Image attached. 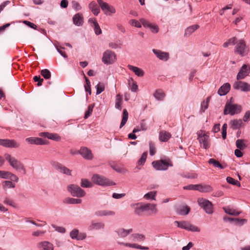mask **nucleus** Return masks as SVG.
Returning <instances> with one entry per match:
<instances>
[{"instance_id":"f257e3e1","label":"nucleus","mask_w":250,"mask_h":250,"mask_svg":"<svg viewBox=\"0 0 250 250\" xmlns=\"http://www.w3.org/2000/svg\"><path fill=\"white\" fill-rule=\"evenodd\" d=\"M4 157L6 161L8 162L9 165L13 168L17 170H23L25 171L23 164L18 161L15 157L12 156L8 153L4 154Z\"/></svg>"},{"instance_id":"f03ea898","label":"nucleus","mask_w":250,"mask_h":250,"mask_svg":"<svg viewBox=\"0 0 250 250\" xmlns=\"http://www.w3.org/2000/svg\"><path fill=\"white\" fill-rule=\"evenodd\" d=\"M92 181L94 183L100 186H113L116 185L115 183L110 181L105 177L97 174L93 175Z\"/></svg>"},{"instance_id":"7ed1b4c3","label":"nucleus","mask_w":250,"mask_h":250,"mask_svg":"<svg viewBox=\"0 0 250 250\" xmlns=\"http://www.w3.org/2000/svg\"><path fill=\"white\" fill-rule=\"evenodd\" d=\"M198 138L201 147L205 149H208L210 147V142L209 136L205 133L203 130H200L197 133Z\"/></svg>"},{"instance_id":"20e7f679","label":"nucleus","mask_w":250,"mask_h":250,"mask_svg":"<svg viewBox=\"0 0 250 250\" xmlns=\"http://www.w3.org/2000/svg\"><path fill=\"white\" fill-rule=\"evenodd\" d=\"M67 190L73 196L78 198L83 197L86 194L84 190L76 185H69L67 186Z\"/></svg>"},{"instance_id":"39448f33","label":"nucleus","mask_w":250,"mask_h":250,"mask_svg":"<svg viewBox=\"0 0 250 250\" xmlns=\"http://www.w3.org/2000/svg\"><path fill=\"white\" fill-rule=\"evenodd\" d=\"M199 205L203 208L205 212L209 214L213 213L212 204L209 200L204 198H199L197 200Z\"/></svg>"},{"instance_id":"423d86ee","label":"nucleus","mask_w":250,"mask_h":250,"mask_svg":"<svg viewBox=\"0 0 250 250\" xmlns=\"http://www.w3.org/2000/svg\"><path fill=\"white\" fill-rule=\"evenodd\" d=\"M116 60V56L114 52L110 50H107L103 53L102 61L104 64H112Z\"/></svg>"},{"instance_id":"0eeeda50","label":"nucleus","mask_w":250,"mask_h":250,"mask_svg":"<svg viewBox=\"0 0 250 250\" xmlns=\"http://www.w3.org/2000/svg\"><path fill=\"white\" fill-rule=\"evenodd\" d=\"M177 225L178 227L185 229L193 232H199L200 229L196 226H194L186 221H177L174 222Z\"/></svg>"},{"instance_id":"6e6552de","label":"nucleus","mask_w":250,"mask_h":250,"mask_svg":"<svg viewBox=\"0 0 250 250\" xmlns=\"http://www.w3.org/2000/svg\"><path fill=\"white\" fill-rule=\"evenodd\" d=\"M152 165L157 170H166L167 169L168 167L172 166L171 163L163 160L154 161L152 162Z\"/></svg>"},{"instance_id":"1a4fd4ad","label":"nucleus","mask_w":250,"mask_h":250,"mask_svg":"<svg viewBox=\"0 0 250 250\" xmlns=\"http://www.w3.org/2000/svg\"><path fill=\"white\" fill-rule=\"evenodd\" d=\"M134 208V213L138 216L143 215L144 212L147 211V207L146 204L138 203L131 205Z\"/></svg>"},{"instance_id":"9d476101","label":"nucleus","mask_w":250,"mask_h":250,"mask_svg":"<svg viewBox=\"0 0 250 250\" xmlns=\"http://www.w3.org/2000/svg\"><path fill=\"white\" fill-rule=\"evenodd\" d=\"M0 145L10 148H18L20 146V144L14 140L1 139H0Z\"/></svg>"},{"instance_id":"9b49d317","label":"nucleus","mask_w":250,"mask_h":250,"mask_svg":"<svg viewBox=\"0 0 250 250\" xmlns=\"http://www.w3.org/2000/svg\"><path fill=\"white\" fill-rule=\"evenodd\" d=\"M233 87L236 90H240L244 92L250 91V84L243 81L235 82L233 84Z\"/></svg>"},{"instance_id":"f8f14e48","label":"nucleus","mask_w":250,"mask_h":250,"mask_svg":"<svg viewBox=\"0 0 250 250\" xmlns=\"http://www.w3.org/2000/svg\"><path fill=\"white\" fill-rule=\"evenodd\" d=\"M250 72V66L247 64H244L241 67L238 73L237 74V80H241L244 79L248 76Z\"/></svg>"},{"instance_id":"ddd939ff","label":"nucleus","mask_w":250,"mask_h":250,"mask_svg":"<svg viewBox=\"0 0 250 250\" xmlns=\"http://www.w3.org/2000/svg\"><path fill=\"white\" fill-rule=\"evenodd\" d=\"M79 154L86 160H92L93 158L91 151L87 147H82L79 150Z\"/></svg>"},{"instance_id":"4468645a","label":"nucleus","mask_w":250,"mask_h":250,"mask_svg":"<svg viewBox=\"0 0 250 250\" xmlns=\"http://www.w3.org/2000/svg\"><path fill=\"white\" fill-rule=\"evenodd\" d=\"M25 141L29 144L37 145H42L47 144L46 141L43 140L41 138L38 137H29L25 139Z\"/></svg>"},{"instance_id":"2eb2a0df","label":"nucleus","mask_w":250,"mask_h":250,"mask_svg":"<svg viewBox=\"0 0 250 250\" xmlns=\"http://www.w3.org/2000/svg\"><path fill=\"white\" fill-rule=\"evenodd\" d=\"M101 8L106 15H111L116 12V10L114 7L110 5L106 2H105L103 5H101Z\"/></svg>"},{"instance_id":"dca6fc26","label":"nucleus","mask_w":250,"mask_h":250,"mask_svg":"<svg viewBox=\"0 0 250 250\" xmlns=\"http://www.w3.org/2000/svg\"><path fill=\"white\" fill-rule=\"evenodd\" d=\"M70 236L73 239L82 240L86 237V235L85 234L79 235V230L77 229H74L70 232Z\"/></svg>"},{"instance_id":"f3484780","label":"nucleus","mask_w":250,"mask_h":250,"mask_svg":"<svg viewBox=\"0 0 250 250\" xmlns=\"http://www.w3.org/2000/svg\"><path fill=\"white\" fill-rule=\"evenodd\" d=\"M38 247L43 250H54L53 245L48 241H43L38 243Z\"/></svg>"},{"instance_id":"a211bd4d","label":"nucleus","mask_w":250,"mask_h":250,"mask_svg":"<svg viewBox=\"0 0 250 250\" xmlns=\"http://www.w3.org/2000/svg\"><path fill=\"white\" fill-rule=\"evenodd\" d=\"M230 85L229 83H226L221 86L218 91V93L220 96L226 95L230 90Z\"/></svg>"},{"instance_id":"6ab92c4d","label":"nucleus","mask_w":250,"mask_h":250,"mask_svg":"<svg viewBox=\"0 0 250 250\" xmlns=\"http://www.w3.org/2000/svg\"><path fill=\"white\" fill-rule=\"evenodd\" d=\"M115 214L114 211L108 210H100L95 212V215L98 217L113 216Z\"/></svg>"},{"instance_id":"aec40b11","label":"nucleus","mask_w":250,"mask_h":250,"mask_svg":"<svg viewBox=\"0 0 250 250\" xmlns=\"http://www.w3.org/2000/svg\"><path fill=\"white\" fill-rule=\"evenodd\" d=\"M246 49V44L243 40L239 41L236 46V52L241 55H243Z\"/></svg>"},{"instance_id":"412c9836","label":"nucleus","mask_w":250,"mask_h":250,"mask_svg":"<svg viewBox=\"0 0 250 250\" xmlns=\"http://www.w3.org/2000/svg\"><path fill=\"white\" fill-rule=\"evenodd\" d=\"M153 52L160 60L167 61L168 58V54L167 53L162 52L160 50L155 49H153Z\"/></svg>"},{"instance_id":"4be33fe9","label":"nucleus","mask_w":250,"mask_h":250,"mask_svg":"<svg viewBox=\"0 0 250 250\" xmlns=\"http://www.w3.org/2000/svg\"><path fill=\"white\" fill-rule=\"evenodd\" d=\"M190 208L187 206H180L176 208V212L178 214L180 215H187L189 211Z\"/></svg>"},{"instance_id":"5701e85b","label":"nucleus","mask_w":250,"mask_h":250,"mask_svg":"<svg viewBox=\"0 0 250 250\" xmlns=\"http://www.w3.org/2000/svg\"><path fill=\"white\" fill-rule=\"evenodd\" d=\"M197 190L201 192H210L213 190L212 187L209 185L198 184Z\"/></svg>"},{"instance_id":"b1692460","label":"nucleus","mask_w":250,"mask_h":250,"mask_svg":"<svg viewBox=\"0 0 250 250\" xmlns=\"http://www.w3.org/2000/svg\"><path fill=\"white\" fill-rule=\"evenodd\" d=\"M118 243L119 245H124L125 247H128L135 248V249H138L147 250L149 249L147 247L142 246L141 245H139L136 244H130V243H124V242H118Z\"/></svg>"},{"instance_id":"393cba45","label":"nucleus","mask_w":250,"mask_h":250,"mask_svg":"<svg viewBox=\"0 0 250 250\" xmlns=\"http://www.w3.org/2000/svg\"><path fill=\"white\" fill-rule=\"evenodd\" d=\"M104 228V224L102 222H92L91 225L88 227V229L90 230H99L103 229Z\"/></svg>"},{"instance_id":"a878e982","label":"nucleus","mask_w":250,"mask_h":250,"mask_svg":"<svg viewBox=\"0 0 250 250\" xmlns=\"http://www.w3.org/2000/svg\"><path fill=\"white\" fill-rule=\"evenodd\" d=\"M127 67L138 77H143L144 75V71L139 67L131 65H128Z\"/></svg>"},{"instance_id":"bb28decb","label":"nucleus","mask_w":250,"mask_h":250,"mask_svg":"<svg viewBox=\"0 0 250 250\" xmlns=\"http://www.w3.org/2000/svg\"><path fill=\"white\" fill-rule=\"evenodd\" d=\"M88 7L94 15L97 16L100 13V8L98 7L95 1H93L91 2L89 4Z\"/></svg>"},{"instance_id":"cd10ccee","label":"nucleus","mask_w":250,"mask_h":250,"mask_svg":"<svg viewBox=\"0 0 250 250\" xmlns=\"http://www.w3.org/2000/svg\"><path fill=\"white\" fill-rule=\"evenodd\" d=\"M171 135L170 133L163 130L160 132L159 133V140L161 142H167L171 137Z\"/></svg>"},{"instance_id":"c85d7f7f","label":"nucleus","mask_w":250,"mask_h":250,"mask_svg":"<svg viewBox=\"0 0 250 250\" xmlns=\"http://www.w3.org/2000/svg\"><path fill=\"white\" fill-rule=\"evenodd\" d=\"M73 21L75 25L77 26L82 25L83 21L82 15L80 13L75 15L73 18Z\"/></svg>"},{"instance_id":"c756f323","label":"nucleus","mask_w":250,"mask_h":250,"mask_svg":"<svg viewBox=\"0 0 250 250\" xmlns=\"http://www.w3.org/2000/svg\"><path fill=\"white\" fill-rule=\"evenodd\" d=\"M153 96L159 101H162L166 96L165 92L160 89H157L153 93Z\"/></svg>"},{"instance_id":"7c9ffc66","label":"nucleus","mask_w":250,"mask_h":250,"mask_svg":"<svg viewBox=\"0 0 250 250\" xmlns=\"http://www.w3.org/2000/svg\"><path fill=\"white\" fill-rule=\"evenodd\" d=\"M130 239L133 242H142L145 239V236L143 234L135 233L130 236Z\"/></svg>"},{"instance_id":"2f4dec72","label":"nucleus","mask_w":250,"mask_h":250,"mask_svg":"<svg viewBox=\"0 0 250 250\" xmlns=\"http://www.w3.org/2000/svg\"><path fill=\"white\" fill-rule=\"evenodd\" d=\"M230 124L231 128L233 130H235L239 128L242 125L243 122L241 119L234 120L230 122Z\"/></svg>"},{"instance_id":"473e14b6","label":"nucleus","mask_w":250,"mask_h":250,"mask_svg":"<svg viewBox=\"0 0 250 250\" xmlns=\"http://www.w3.org/2000/svg\"><path fill=\"white\" fill-rule=\"evenodd\" d=\"M63 203L67 204H79L82 203V200L70 197H67L63 200Z\"/></svg>"},{"instance_id":"72a5a7b5","label":"nucleus","mask_w":250,"mask_h":250,"mask_svg":"<svg viewBox=\"0 0 250 250\" xmlns=\"http://www.w3.org/2000/svg\"><path fill=\"white\" fill-rule=\"evenodd\" d=\"M199 27L198 24H195L191 25L188 27L185 32V36L188 37L190 36L192 33H193Z\"/></svg>"},{"instance_id":"f704fd0d","label":"nucleus","mask_w":250,"mask_h":250,"mask_svg":"<svg viewBox=\"0 0 250 250\" xmlns=\"http://www.w3.org/2000/svg\"><path fill=\"white\" fill-rule=\"evenodd\" d=\"M132 232V229H120L117 231V232L118 235L121 237H125L128 234Z\"/></svg>"},{"instance_id":"c9c22d12","label":"nucleus","mask_w":250,"mask_h":250,"mask_svg":"<svg viewBox=\"0 0 250 250\" xmlns=\"http://www.w3.org/2000/svg\"><path fill=\"white\" fill-rule=\"evenodd\" d=\"M242 107L238 104L232 103L231 102L227 103L224 109H241Z\"/></svg>"},{"instance_id":"e433bc0d","label":"nucleus","mask_w":250,"mask_h":250,"mask_svg":"<svg viewBox=\"0 0 250 250\" xmlns=\"http://www.w3.org/2000/svg\"><path fill=\"white\" fill-rule=\"evenodd\" d=\"M15 187V184L10 181H5L2 183V188L4 190L9 188H13Z\"/></svg>"},{"instance_id":"4c0bfd02","label":"nucleus","mask_w":250,"mask_h":250,"mask_svg":"<svg viewBox=\"0 0 250 250\" xmlns=\"http://www.w3.org/2000/svg\"><path fill=\"white\" fill-rule=\"evenodd\" d=\"M146 207H147V211L150 210L152 214H156L158 212V209L156 207V204H151L150 203H146Z\"/></svg>"},{"instance_id":"58836bf2","label":"nucleus","mask_w":250,"mask_h":250,"mask_svg":"<svg viewBox=\"0 0 250 250\" xmlns=\"http://www.w3.org/2000/svg\"><path fill=\"white\" fill-rule=\"evenodd\" d=\"M128 118V113L127 110H124L123 115H122V120L120 124V128H121L123 127L125 124H126Z\"/></svg>"},{"instance_id":"ea45409f","label":"nucleus","mask_w":250,"mask_h":250,"mask_svg":"<svg viewBox=\"0 0 250 250\" xmlns=\"http://www.w3.org/2000/svg\"><path fill=\"white\" fill-rule=\"evenodd\" d=\"M208 163L210 165H212L213 166L215 167H218L220 168V169L224 168L223 166L219 162V161H217L214 159H210L208 160Z\"/></svg>"},{"instance_id":"a19ab883","label":"nucleus","mask_w":250,"mask_h":250,"mask_svg":"<svg viewBox=\"0 0 250 250\" xmlns=\"http://www.w3.org/2000/svg\"><path fill=\"white\" fill-rule=\"evenodd\" d=\"M58 168L60 170V171L65 174L68 175H71V171L66 167L64 166H62L61 165H59L58 166Z\"/></svg>"},{"instance_id":"79ce46f5","label":"nucleus","mask_w":250,"mask_h":250,"mask_svg":"<svg viewBox=\"0 0 250 250\" xmlns=\"http://www.w3.org/2000/svg\"><path fill=\"white\" fill-rule=\"evenodd\" d=\"M81 186L85 188H91L93 186V184L87 179H82L81 182Z\"/></svg>"},{"instance_id":"37998d69","label":"nucleus","mask_w":250,"mask_h":250,"mask_svg":"<svg viewBox=\"0 0 250 250\" xmlns=\"http://www.w3.org/2000/svg\"><path fill=\"white\" fill-rule=\"evenodd\" d=\"M128 84L132 91L136 92L137 91L138 85H137L136 83L134 82L132 79L128 81Z\"/></svg>"},{"instance_id":"c03bdc74","label":"nucleus","mask_w":250,"mask_h":250,"mask_svg":"<svg viewBox=\"0 0 250 250\" xmlns=\"http://www.w3.org/2000/svg\"><path fill=\"white\" fill-rule=\"evenodd\" d=\"M226 180H227V182L230 184L237 186L239 187H240V186H241L240 183L238 181L235 180L234 179H233L232 177H228L227 178Z\"/></svg>"},{"instance_id":"a18cd8bd","label":"nucleus","mask_w":250,"mask_h":250,"mask_svg":"<svg viewBox=\"0 0 250 250\" xmlns=\"http://www.w3.org/2000/svg\"><path fill=\"white\" fill-rule=\"evenodd\" d=\"M244 141V140L242 139H238L236 141V147L240 150H243L246 147Z\"/></svg>"},{"instance_id":"49530a36","label":"nucleus","mask_w":250,"mask_h":250,"mask_svg":"<svg viewBox=\"0 0 250 250\" xmlns=\"http://www.w3.org/2000/svg\"><path fill=\"white\" fill-rule=\"evenodd\" d=\"M122 103V97L120 94H118L116 97L115 107L116 108H120L121 107V104Z\"/></svg>"},{"instance_id":"de8ad7c7","label":"nucleus","mask_w":250,"mask_h":250,"mask_svg":"<svg viewBox=\"0 0 250 250\" xmlns=\"http://www.w3.org/2000/svg\"><path fill=\"white\" fill-rule=\"evenodd\" d=\"M224 209L226 213L231 215L238 216L241 213L239 211H236L235 210L230 208H224Z\"/></svg>"},{"instance_id":"09e8293b","label":"nucleus","mask_w":250,"mask_h":250,"mask_svg":"<svg viewBox=\"0 0 250 250\" xmlns=\"http://www.w3.org/2000/svg\"><path fill=\"white\" fill-rule=\"evenodd\" d=\"M236 40V38L235 37L232 38L224 42L223 46L224 47H227L230 45H234L235 43Z\"/></svg>"},{"instance_id":"8fccbe9b","label":"nucleus","mask_w":250,"mask_h":250,"mask_svg":"<svg viewBox=\"0 0 250 250\" xmlns=\"http://www.w3.org/2000/svg\"><path fill=\"white\" fill-rule=\"evenodd\" d=\"M156 194V191H150L147 193H146L144 195V198L146 199H152L155 200V197Z\"/></svg>"},{"instance_id":"3c124183","label":"nucleus","mask_w":250,"mask_h":250,"mask_svg":"<svg viewBox=\"0 0 250 250\" xmlns=\"http://www.w3.org/2000/svg\"><path fill=\"white\" fill-rule=\"evenodd\" d=\"M41 73L45 79H49L51 77V73L47 69L42 70Z\"/></svg>"},{"instance_id":"603ef678","label":"nucleus","mask_w":250,"mask_h":250,"mask_svg":"<svg viewBox=\"0 0 250 250\" xmlns=\"http://www.w3.org/2000/svg\"><path fill=\"white\" fill-rule=\"evenodd\" d=\"M96 94L97 95L102 93L104 90V84L102 83H99L96 86Z\"/></svg>"},{"instance_id":"864d4df0","label":"nucleus","mask_w":250,"mask_h":250,"mask_svg":"<svg viewBox=\"0 0 250 250\" xmlns=\"http://www.w3.org/2000/svg\"><path fill=\"white\" fill-rule=\"evenodd\" d=\"M85 79L86 83L84 85L85 90L86 92H88L89 93L91 94V88H90V82L88 78L84 76Z\"/></svg>"},{"instance_id":"5fc2aeb1","label":"nucleus","mask_w":250,"mask_h":250,"mask_svg":"<svg viewBox=\"0 0 250 250\" xmlns=\"http://www.w3.org/2000/svg\"><path fill=\"white\" fill-rule=\"evenodd\" d=\"M48 138L53 140L59 141L61 139V137L57 134L55 133H50L47 134Z\"/></svg>"},{"instance_id":"6e6d98bb","label":"nucleus","mask_w":250,"mask_h":250,"mask_svg":"<svg viewBox=\"0 0 250 250\" xmlns=\"http://www.w3.org/2000/svg\"><path fill=\"white\" fill-rule=\"evenodd\" d=\"M146 157H147V154L146 153H143L141 158L138 161V164L140 165H143L146 162Z\"/></svg>"},{"instance_id":"4d7b16f0","label":"nucleus","mask_w":250,"mask_h":250,"mask_svg":"<svg viewBox=\"0 0 250 250\" xmlns=\"http://www.w3.org/2000/svg\"><path fill=\"white\" fill-rule=\"evenodd\" d=\"M210 98H211L210 97H208L207 98V100L206 101H204L202 103L201 107H202V109H206L207 108H208V103L210 101Z\"/></svg>"},{"instance_id":"13d9d810","label":"nucleus","mask_w":250,"mask_h":250,"mask_svg":"<svg viewBox=\"0 0 250 250\" xmlns=\"http://www.w3.org/2000/svg\"><path fill=\"white\" fill-rule=\"evenodd\" d=\"M235 224L239 226H242L247 222V220L246 219H235Z\"/></svg>"},{"instance_id":"bf43d9fd","label":"nucleus","mask_w":250,"mask_h":250,"mask_svg":"<svg viewBox=\"0 0 250 250\" xmlns=\"http://www.w3.org/2000/svg\"><path fill=\"white\" fill-rule=\"evenodd\" d=\"M10 172L0 170V178L8 179Z\"/></svg>"},{"instance_id":"052dcab7","label":"nucleus","mask_w":250,"mask_h":250,"mask_svg":"<svg viewBox=\"0 0 250 250\" xmlns=\"http://www.w3.org/2000/svg\"><path fill=\"white\" fill-rule=\"evenodd\" d=\"M52 227L55 229L56 231L62 233L65 232V229L62 227L56 226L55 225H52Z\"/></svg>"},{"instance_id":"680f3d73","label":"nucleus","mask_w":250,"mask_h":250,"mask_svg":"<svg viewBox=\"0 0 250 250\" xmlns=\"http://www.w3.org/2000/svg\"><path fill=\"white\" fill-rule=\"evenodd\" d=\"M109 47L112 49L120 48L121 44L117 42H111L109 43Z\"/></svg>"},{"instance_id":"e2e57ef3","label":"nucleus","mask_w":250,"mask_h":250,"mask_svg":"<svg viewBox=\"0 0 250 250\" xmlns=\"http://www.w3.org/2000/svg\"><path fill=\"white\" fill-rule=\"evenodd\" d=\"M129 22L131 25L134 26L135 27L138 28L141 27V24L140 22L136 20H131Z\"/></svg>"},{"instance_id":"0e129e2a","label":"nucleus","mask_w":250,"mask_h":250,"mask_svg":"<svg viewBox=\"0 0 250 250\" xmlns=\"http://www.w3.org/2000/svg\"><path fill=\"white\" fill-rule=\"evenodd\" d=\"M155 147L154 145L152 143H149V154L151 156H153L155 153Z\"/></svg>"},{"instance_id":"69168bd1","label":"nucleus","mask_w":250,"mask_h":250,"mask_svg":"<svg viewBox=\"0 0 250 250\" xmlns=\"http://www.w3.org/2000/svg\"><path fill=\"white\" fill-rule=\"evenodd\" d=\"M93 26L95 33L96 35H98L101 34L102 30L98 23H96V24L94 25Z\"/></svg>"},{"instance_id":"338daca9","label":"nucleus","mask_w":250,"mask_h":250,"mask_svg":"<svg viewBox=\"0 0 250 250\" xmlns=\"http://www.w3.org/2000/svg\"><path fill=\"white\" fill-rule=\"evenodd\" d=\"M198 184L197 185H189L187 186L184 187V188L185 189L188 190H197Z\"/></svg>"},{"instance_id":"774afa93","label":"nucleus","mask_w":250,"mask_h":250,"mask_svg":"<svg viewBox=\"0 0 250 250\" xmlns=\"http://www.w3.org/2000/svg\"><path fill=\"white\" fill-rule=\"evenodd\" d=\"M33 80L35 82H38L37 84V86H40L42 84V83L43 81V79H41L40 76H35L33 78Z\"/></svg>"}]
</instances>
